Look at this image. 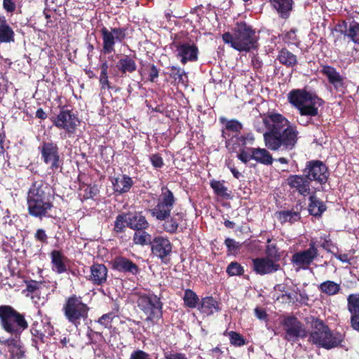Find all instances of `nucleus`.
<instances>
[{"instance_id":"obj_28","label":"nucleus","mask_w":359,"mask_h":359,"mask_svg":"<svg viewBox=\"0 0 359 359\" xmlns=\"http://www.w3.org/2000/svg\"><path fill=\"white\" fill-rule=\"evenodd\" d=\"M271 6L276 11L279 18L287 20L293 10V0H269Z\"/></svg>"},{"instance_id":"obj_14","label":"nucleus","mask_w":359,"mask_h":359,"mask_svg":"<svg viewBox=\"0 0 359 359\" xmlns=\"http://www.w3.org/2000/svg\"><path fill=\"white\" fill-rule=\"evenodd\" d=\"M282 325L285 332L284 339L288 341H296L299 338L303 339L308 336L303 323L294 316L285 317L282 322Z\"/></svg>"},{"instance_id":"obj_15","label":"nucleus","mask_w":359,"mask_h":359,"mask_svg":"<svg viewBox=\"0 0 359 359\" xmlns=\"http://www.w3.org/2000/svg\"><path fill=\"white\" fill-rule=\"evenodd\" d=\"M308 249L293 254L291 261L294 266L306 269L318 256V250L313 241L309 243Z\"/></svg>"},{"instance_id":"obj_17","label":"nucleus","mask_w":359,"mask_h":359,"mask_svg":"<svg viewBox=\"0 0 359 359\" xmlns=\"http://www.w3.org/2000/svg\"><path fill=\"white\" fill-rule=\"evenodd\" d=\"M172 44L176 48V55L180 58L182 65H185L188 62H196L198 60L199 50L196 44L180 42H173Z\"/></svg>"},{"instance_id":"obj_61","label":"nucleus","mask_w":359,"mask_h":359,"mask_svg":"<svg viewBox=\"0 0 359 359\" xmlns=\"http://www.w3.org/2000/svg\"><path fill=\"white\" fill-rule=\"evenodd\" d=\"M284 39L290 43H295L298 41L295 29H290L285 34Z\"/></svg>"},{"instance_id":"obj_51","label":"nucleus","mask_w":359,"mask_h":359,"mask_svg":"<svg viewBox=\"0 0 359 359\" xmlns=\"http://www.w3.org/2000/svg\"><path fill=\"white\" fill-rule=\"evenodd\" d=\"M210 187L213 189L214 193L217 196L225 197L227 196L226 191L227 188L224 187L223 182L217 180H211L210 181Z\"/></svg>"},{"instance_id":"obj_31","label":"nucleus","mask_w":359,"mask_h":359,"mask_svg":"<svg viewBox=\"0 0 359 359\" xmlns=\"http://www.w3.org/2000/svg\"><path fill=\"white\" fill-rule=\"evenodd\" d=\"M15 41V32L8 23L6 17L0 15V43H9Z\"/></svg>"},{"instance_id":"obj_7","label":"nucleus","mask_w":359,"mask_h":359,"mask_svg":"<svg viewBox=\"0 0 359 359\" xmlns=\"http://www.w3.org/2000/svg\"><path fill=\"white\" fill-rule=\"evenodd\" d=\"M90 309L83 297L76 294L65 297L62 306L65 319L75 327H79L88 318Z\"/></svg>"},{"instance_id":"obj_30","label":"nucleus","mask_w":359,"mask_h":359,"mask_svg":"<svg viewBox=\"0 0 359 359\" xmlns=\"http://www.w3.org/2000/svg\"><path fill=\"white\" fill-rule=\"evenodd\" d=\"M52 269L57 273H63L67 271L65 261L67 258L63 255L61 251L54 250L50 253Z\"/></svg>"},{"instance_id":"obj_40","label":"nucleus","mask_w":359,"mask_h":359,"mask_svg":"<svg viewBox=\"0 0 359 359\" xmlns=\"http://www.w3.org/2000/svg\"><path fill=\"white\" fill-rule=\"evenodd\" d=\"M111 311L103 314L95 322L102 325L104 328H109L111 326L113 320L117 317L119 311V306L115 303Z\"/></svg>"},{"instance_id":"obj_64","label":"nucleus","mask_w":359,"mask_h":359,"mask_svg":"<svg viewBox=\"0 0 359 359\" xmlns=\"http://www.w3.org/2000/svg\"><path fill=\"white\" fill-rule=\"evenodd\" d=\"M350 320L353 329L359 332V313L351 314Z\"/></svg>"},{"instance_id":"obj_24","label":"nucleus","mask_w":359,"mask_h":359,"mask_svg":"<svg viewBox=\"0 0 359 359\" xmlns=\"http://www.w3.org/2000/svg\"><path fill=\"white\" fill-rule=\"evenodd\" d=\"M20 337H11L0 341V344L8 348L11 359H22L25 356L24 346L20 341Z\"/></svg>"},{"instance_id":"obj_29","label":"nucleus","mask_w":359,"mask_h":359,"mask_svg":"<svg viewBox=\"0 0 359 359\" xmlns=\"http://www.w3.org/2000/svg\"><path fill=\"white\" fill-rule=\"evenodd\" d=\"M198 310L202 313L210 316L220 310L219 304L212 296L205 297L201 299Z\"/></svg>"},{"instance_id":"obj_13","label":"nucleus","mask_w":359,"mask_h":359,"mask_svg":"<svg viewBox=\"0 0 359 359\" xmlns=\"http://www.w3.org/2000/svg\"><path fill=\"white\" fill-rule=\"evenodd\" d=\"M311 182H315L321 186L325 185L330 178V171L327 165L320 160L309 161L303 170Z\"/></svg>"},{"instance_id":"obj_5","label":"nucleus","mask_w":359,"mask_h":359,"mask_svg":"<svg viewBox=\"0 0 359 359\" xmlns=\"http://www.w3.org/2000/svg\"><path fill=\"white\" fill-rule=\"evenodd\" d=\"M344 335L339 332H333L322 320L315 319L312 323V331L309 341L318 347L330 350L341 345Z\"/></svg>"},{"instance_id":"obj_19","label":"nucleus","mask_w":359,"mask_h":359,"mask_svg":"<svg viewBox=\"0 0 359 359\" xmlns=\"http://www.w3.org/2000/svg\"><path fill=\"white\" fill-rule=\"evenodd\" d=\"M320 72L327 77L328 82L333 86L336 91L344 93L346 89L345 78L334 67L324 65Z\"/></svg>"},{"instance_id":"obj_63","label":"nucleus","mask_w":359,"mask_h":359,"mask_svg":"<svg viewBox=\"0 0 359 359\" xmlns=\"http://www.w3.org/2000/svg\"><path fill=\"white\" fill-rule=\"evenodd\" d=\"M259 243H260V241L258 240L246 241L244 243V245L249 250L254 251L256 250H259Z\"/></svg>"},{"instance_id":"obj_60","label":"nucleus","mask_w":359,"mask_h":359,"mask_svg":"<svg viewBox=\"0 0 359 359\" xmlns=\"http://www.w3.org/2000/svg\"><path fill=\"white\" fill-rule=\"evenodd\" d=\"M130 359H151L149 353L142 350L134 351L131 355Z\"/></svg>"},{"instance_id":"obj_35","label":"nucleus","mask_w":359,"mask_h":359,"mask_svg":"<svg viewBox=\"0 0 359 359\" xmlns=\"http://www.w3.org/2000/svg\"><path fill=\"white\" fill-rule=\"evenodd\" d=\"M309 203L308 210L311 215L316 217H320L327 210L325 204L315 195H311L309 198Z\"/></svg>"},{"instance_id":"obj_34","label":"nucleus","mask_w":359,"mask_h":359,"mask_svg":"<svg viewBox=\"0 0 359 359\" xmlns=\"http://www.w3.org/2000/svg\"><path fill=\"white\" fill-rule=\"evenodd\" d=\"M251 157L257 163L263 165H269L273 163V159L272 155L266 149L251 148Z\"/></svg>"},{"instance_id":"obj_8","label":"nucleus","mask_w":359,"mask_h":359,"mask_svg":"<svg viewBox=\"0 0 359 359\" xmlns=\"http://www.w3.org/2000/svg\"><path fill=\"white\" fill-rule=\"evenodd\" d=\"M137 306L146 316L145 320L155 325L163 317V304L161 297L154 292L139 293Z\"/></svg>"},{"instance_id":"obj_41","label":"nucleus","mask_w":359,"mask_h":359,"mask_svg":"<svg viewBox=\"0 0 359 359\" xmlns=\"http://www.w3.org/2000/svg\"><path fill=\"white\" fill-rule=\"evenodd\" d=\"M182 299L184 306L191 309L196 308L198 309L201 302L196 293L191 289H186L184 290V294Z\"/></svg>"},{"instance_id":"obj_1","label":"nucleus","mask_w":359,"mask_h":359,"mask_svg":"<svg viewBox=\"0 0 359 359\" xmlns=\"http://www.w3.org/2000/svg\"><path fill=\"white\" fill-rule=\"evenodd\" d=\"M263 123L266 129L264 133L265 145L271 151L292 150L299 140L297 127L283 114L277 112L263 114Z\"/></svg>"},{"instance_id":"obj_44","label":"nucleus","mask_w":359,"mask_h":359,"mask_svg":"<svg viewBox=\"0 0 359 359\" xmlns=\"http://www.w3.org/2000/svg\"><path fill=\"white\" fill-rule=\"evenodd\" d=\"M224 336H228L231 346L241 347L248 344L247 339L239 332L236 331L226 330L224 332Z\"/></svg>"},{"instance_id":"obj_9","label":"nucleus","mask_w":359,"mask_h":359,"mask_svg":"<svg viewBox=\"0 0 359 359\" xmlns=\"http://www.w3.org/2000/svg\"><path fill=\"white\" fill-rule=\"evenodd\" d=\"M53 126L60 130H64L69 137H72L80 125L79 117L65 106L60 107L59 113L50 118Z\"/></svg>"},{"instance_id":"obj_6","label":"nucleus","mask_w":359,"mask_h":359,"mask_svg":"<svg viewBox=\"0 0 359 359\" xmlns=\"http://www.w3.org/2000/svg\"><path fill=\"white\" fill-rule=\"evenodd\" d=\"M0 327L12 337H20L28 328L29 323L25 314L19 312L10 305L0 306Z\"/></svg>"},{"instance_id":"obj_22","label":"nucleus","mask_w":359,"mask_h":359,"mask_svg":"<svg viewBox=\"0 0 359 359\" xmlns=\"http://www.w3.org/2000/svg\"><path fill=\"white\" fill-rule=\"evenodd\" d=\"M32 335V343L36 347L39 344L46 342L47 339H49L53 334V327L49 323H43L42 325H34L31 329Z\"/></svg>"},{"instance_id":"obj_33","label":"nucleus","mask_w":359,"mask_h":359,"mask_svg":"<svg viewBox=\"0 0 359 359\" xmlns=\"http://www.w3.org/2000/svg\"><path fill=\"white\" fill-rule=\"evenodd\" d=\"M220 121L225 123V128L222 130V136L226 140V143L230 140L229 131L235 133L236 135L239 134L243 128V125L241 122L236 119L226 120L224 118H221Z\"/></svg>"},{"instance_id":"obj_4","label":"nucleus","mask_w":359,"mask_h":359,"mask_svg":"<svg viewBox=\"0 0 359 359\" xmlns=\"http://www.w3.org/2000/svg\"><path fill=\"white\" fill-rule=\"evenodd\" d=\"M287 100L301 116L310 118L318 116V108L325 104V101L316 93L306 88L292 89L287 94Z\"/></svg>"},{"instance_id":"obj_48","label":"nucleus","mask_w":359,"mask_h":359,"mask_svg":"<svg viewBox=\"0 0 359 359\" xmlns=\"http://www.w3.org/2000/svg\"><path fill=\"white\" fill-rule=\"evenodd\" d=\"M347 309L351 314L359 313V293L348 296Z\"/></svg>"},{"instance_id":"obj_10","label":"nucleus","mask_w":359,"mask_h":359,"mask_svg":"<svg viewBox=\"0 0 359 359\" xmlns=\"http://www.w3.org/2000/svg\"><path fill=\"white\" fill-rule=\"evenodd\" d=\"M161 191L156 205L149 210L151 215L158 221H163L170 216L176 201L173 193L168 188L163 187Z\"/></svg>"},{"instance_id":"obj_43","label":"nucleus","mask_w":359,"mask_h":359,"mask_svg":"<svg viewBox=\"0 0 359 359\" xmlns=\"http://www.w3.org/2000/svg\"><path fill=\"white\" fill-rule=\"evenodd\" d=\"M318 289L321 292L332 296L339 293L341 286L334 281L326 280L320 284Z\"/></svg>"},{"instance_id":"obj_52","label":"nucleus","mask_w":359,"mask_h":359,"mask_svg":"<svg viewBox=\"0 0 359 359\" xmlns=\"http://www.w3.org/2000/svg\"><path fill=\"white\" fill-rule=\"evenodd\" d=\"M170 73L169 74L171 79H173L175 82L177 83L182 82L183 83V75L185 74V72L183 69H182L179 67L172 66L170 67Z\"/></svg>"},{"instance_id":"obj_18","label":"nucleus","mask_w":359,"mask_h":359,"mask_svg":"<svg viewBox=\"0 0 359 359\" xmlns=\"http://www.w3.org/2000/svg\"><path fill=\"white\" fill-rule=\"evenodd\" d=\"M252 270L258 275L273 273L280 269V265L269 257H257L252 260Z\"/></svg>"},{"instance_id":"obj_12","label":"nucleus","mask_w":359,"mask_h":359,"mask_svg":"<svg viewBox=\"0 0 359 359\" xmlns=\"http://www.w3.org/2000/svg\"><path fill=\"white\" fill-rule=\"evenodd\" d=\"M100 32L102 39V52L104 54L114 52L116 43H123L127 35V28L125 27H114L109 30L103 27Z\"/></svg>"},{"instance_id":"obj_16","label":"nucleus","mask_w":359,"mask_h":359,"mask_svg":"<svg viewBox=\"0 0 359 359\" xmlns=\"http://www.w3.org/2000/svg\"><path fill=\"white\" fill-rule=\"evenodd\" d=\"M151 254L158 257L164 264H168L170 261L168 257L172 252V243L170 240L161 236H156L153 238L150 245Z\"/></svg>"},{"instance_id":"obj_50","label":"nucleus","mask_w":359,"mask_h":359,"mask_svg":"<svg viewBox=\"0 0 359 359\" xmlns=\"http://www.w3.org/2000/svg\"><path fill=\"white\" fill-rule=\"evenodd\" d=\"M226 271L229 276H241L245 272L243 266L237 262H231Z\"/></svg>"},{"instance_id":"obj_59","label":"nucleus","mask_w":359,"mask_h":359,"mask_svg":"<svg viewBox=\"0 0 359 359\" xmlns=\"http://www.w3.org/2000/svg\"><path fill=\"white\" fill-rule=\"evenodd\" d=\"M164 359H188V358L183 353L166 351L164 353Z\"/></svg>"},{"instance_id":"obj_39","label":"nucleus","mask_w":359,"mask_h":359,"mask_svg":"<svg viewBox=\"0 0 359 359\" xmlns=\"http://www.w3.org/2000/svg\"><path fill=\"white\" fill-rule=\"evenodd\" d=\"M139 73L142 76L147 75V81L155 83L159 76V69L154 64L146 63L142 65Z\"/></svg>"},{"instance_id":"obj_32","label":"nucleus","mask_w":359,"mask_h":359,"mask_svg":"<svg viewBox=\"0 0 359 359\" xmlns=\"http://www.w3.org/2000/svg\"><path fill=\"white\" fill-rule=\"evenodd\" d=\"M135 56L124 55L116 63L117 69L122 75L126 74L127 72L133 73L137 69V65L135 60Z\"/></svg>"},{"instance_id":"obj_57","label":"nucleus","mask_w":359,"mask_h":359,"mask_svg":"<svg viewBox=\"0 0 359 359\" xmlns=\"http://www.w3.org/2000/svg\"><path fill=\"white\" fill-rule=\"evenodd\" d=\"M348 25L346 20H341L336 25L334 30L346 36L348 29Z\"/></svg>"},{"instance_id":"obj_42","label":"nucleus","mask_w":359,"mask_h":359,"mask_svg":"<svg viewBox=\"0 0 359 359\" xmlns=\"http://www.w3.org/2000/svg\"><path fill=\"white\" fill-rule=\"evenodd\" d=\"M147 229L135 231L133 234V243L139 245H150L152 242V236L148 232Z\"/></svg>"},{"instance_id":"obj_38","label":"nucleus","mask_w":359,"mask_h":359,"mask_svg":"<svg viewBox=\"0 0 359 359\" xmlns=\"http://www.w3.org/2000/svg\"><path fill=\"white\" fill-rule=\"evenodd\" d=\"M302 207L298 208L296 207V210H283L278 212V219L281 224L290 222L293 224L301 219L300 210Z\"/></svg>"},{"instance_id":"obj_54","label":"nucleus","mask_w":359,"mask_h":359,"mask_svg":"<svg viewBox=\"0 0 359 359\" xmlns=\"http://www.w3.org/2000/svg\"><path fill=\"white\" fill-rule=\"evenodd\" d=\"M26 290L32 294L34 293L36 290L41 288L42 282L34 280H26Z\"/></svg>"},{"instance_id":"obj_37","label":"nucleus","mask_w":359,"mask_h":359,"mask_svg":"<svg viewBox=\"0 0 359 359\" xmlns=\"http://www.w3.org/2000/svg\"><path fill=\"white\" fill-rule=\"evenodd\" d=\"M127 215L128 213L122 212L116 216L112 229V233L115 237L122 238L121 234L126 231V228L128 227Z\"/></svg>"},{"instance_id":"obj_53","label":"nucleus","mask_w":359,"mask_h":359,"mask_svg":"<svg viewBox=\"0 0 359 359\" xmlns=\"http://www.w3.org/2000/svg\"><path fill=\"white\" fill-rule=\"evenodd\" d=\"M224 244L227 248L228 252L229 253H237L241 247V244L230 238L225 239Z\"/></svg>"},{"instance_id":"obj_55","label":"nucleus","mask_w":359,"mask_h":359,"mask_svg":"<svg viewBox=\"0 0 359 359\" xmlns=\"http://www.w3.org/2000/svg\"><path fill=\"white\" fill-rule=\"evenodd\" d=\"M150 161L155 168H161L164 165L163 158L159 154H152L150 156Z\"/></svg>"},{"instance_id":"obj_36","label":"nucleus","mask_w":359,"mask_h":359,"mask_svg":"<svg viewBox=\"0 0 359 359\" xmlns=\"http://www.w3.org/2000/svg\"><path fill=\"white\" fill-rule=\"evenodd\" d=\"M277 60L286 67H294L298 63L297 55L286 48H283L278 51Z\"/></svg>"},{"instance_id":"obj_20","label":"nucleus","mask_w":359,"mask_h":359,"mask_svg":"<svg viewBox=\"0 0 359 359\" xmlns=\"http://www.w3.org/2000/svg\"><path fill=\"white\" fill-rule=\"evenodd\" d=\"M287 183L290 189H294L300 195L306 196L311 192V181L306 174L291 175L287 179Z\"/></svg>"},{"instance_id":"obj_26","label":"nucleus","mask_w":359,"mask_h":359,"mask_svg":"<svg viewBox=\"0 0 359 359\" xmlns=\"http://www.w3.org/2000/svg\"><path fill=\"white\" fill-rule=\"evenodd\" d=\"M114 193L119 195L128 193L134 184L133 179L126 174H121L111 180Z\"/></svg>"},{"instance_id":"obj_49","label":"nucleus","mask_w":359,"mask_h":359,"mask_svg":"<svg viewBox=\"0 0 359 359\" xmlns=\"http://www.w3.org/2000/svg\"><path fill=\"white\" fill-rule=\"evenodd\" d=\"M2 6L5 12L11 16L15 12L21 13V6H18L17 0H3Z\"/></svg>"},{"instance_id":"obj_3","label":"nucleus","mask_w":359,"mask_h":359,"mask_svg":"<svg viewBox=\"0 0 359 359\" xmlns=\"http://www.w3.org/2000/svg\"><path fill=\"white\" fill-rule=\"evenodd\" d=\"M222 37L225 43L239 52H250L259 46L255 30L245 21L237 22L232 33L225 32Z\"/></svg>"},{"instance_id":"obj_27","label":"nucleus","mask_w":359,"mask_h":359,"mask_svg":"<svg viewBox=\"0 0 359 359\" xmlns=\"http://www.w3.org/2000/svg\"><path fill=\"white\" fill-rule=\"evenodd\" d=\"M128 227L133 231L148 229L149 223L142 212H128Z\"/></svg>"},{"instance_id":"obj_21","label":"nucleus","mask_w":359,"mask_h":359,"mask_svg":"<svg viewBox=\"0 0 359 359\" xmlns=\"http://www.w3.org/2000/svg\"><path fill=\"white\" fill-rule=\"evenodd\" d=\"M185 217L186 215L182 212L174 213L172 215L170 214L165 219H163V229L170 234L182 232L183 229L187 228L186 226L182 227V223L186 222Z\"/></svg>"},{"instance_id":"obj_23","label":"nucleus","mask_w":359,"mask_h":359,"mask_svg":"<svg viewBox=\"0 0 359 359\" xmlns=\"http://www.w3.org/2000/svg\"><path fill=\"white\" fill-rule=\"evenodd\" d=\"M112 269L121 273L137 275L140 269L139 266L130 259L123 256H117L111 261Z\"/></svg>"},{"instance_id":"obj_46","label":"nucleus","mask_w":359,"mask_h":359,"mask_svg":"<svg viewBox=\"0 0 359 359\" xmlns=\"http://www.w3.org/2000/svg\"><path fill=\"white\" fill-rule=\"evenodd\" d=\"M109 65L107 61L102 62L100 65V76L99 81L102 89H111L112 86L108 79Z\"/></svg>"},{"instance_id":"obj_25","label":"nucleus","mask_w":359,"mask_h":359,"mask_svg":"<svg viewBox=\"0 0 359 359\" xmlns=\"http://www.w3.org/2000/svg\"><path fill=\"white\" fill-rule=\"evenodd\" d=\"M108 269L103 264L94 263L90 266V274L88 280L94 285H103L107 280Z\"/></svg>"},{"instance_id":"obj_58","label":"nucleus","mask_w":359,"mask_h":359,"mask_svg":"<svg viewBox=\"0 0 359 359\" xmlns=\"http://www.w3.org/2000/svg\"><path fill=\"white\" fill-rule=\"evenodd\" d=\"M34 238L36 241L46 244L48 243V236L46 231L43 229H38L34 233Z\"/></svg>"},{"instance_id":"obj_47","label":"nucleus","mask_w":359,"mask_h":359,"mask_svg":"<svg viewBox=\"0 0 359 359\" xmlns=\"http://www.w3.org/2000/svg\"><path fill=\"white\" fill-rule=\"evenodd\" d=\"M346 36L356 44H359V23L355 20L348 25V29Z\"/></svg>"},{"instance_id":"obj_56","label":"nucleus","mask_w":359,"mask_h":359,"mask_svg":"<svg viewBox=\"0 0 359 359\" xmlns=\"http://www.w3.org/2000/svg\"><path fill=\"white\" fill-rule=\"evenodd\" d=\"M321 239H323V242L320 244V247L323 248L327 252H331V248L334 247V243L330 239V234H324L320 237Z\"/></svg>"},{"instance_id":"obj_45","label":"nucleus","mask_w":359,"mask_h":359,"mask_svg":"<svg viewBox=\"0 0 359 359\" xmlns=\"http://www.w3.org/2000/svg\"><path fill=\"white\" fill-rule=\"evenodd\" d=\"M271 238H268L266 240L267 245L266 246L265 252L266 256L272 260H274L275 263H278L282 257V253L279 251L276 244H270Z\"/></svg>"},{"instance_id":"obj_11","label":"nucleus","mask_w":359,"mask_h":359,"mask_svg":"<svg viewBox=\"0 0 359 359\" xmlns=\"http://www.w3.org/2000/svg\"><path fill=\"white\" fill-rule=\"evenodd\" d=\"M43 162L49 165V168L53 172L61 170L63 165V160L60 157L57 144L52 141L43 142L39 147Z\"/></svg>"},{"instance_id":"obj_62","label":"nucleus","mask_w":359,"mask_h":359,"mask_svg":"<svg viewBox=\"0 0 359 359\" xmlns=\"http://www.w3.org/2000/svg\"><path fill=\"white\" fill-rule=\"evenodd\" d=\"M85 192V198H93L97 195L98 189L95 186H88Z\"/></svg>"},{"instance_id":"obj_2","label":"nucleus","mask_w":359,"mask_h":359,"mask_svg":"<svg viewBox=\"0 0 359 359\" xmlns=\"http://www.w3.org/2000/svg\"><path fill=\"white\" fill-rule=\"evenodd\" d=\"M53 196L50 188L42 180L34 182L27 196V211L29 215L42 219L49 217V211L53 208Z\"/></svg>"}]
</instances>
